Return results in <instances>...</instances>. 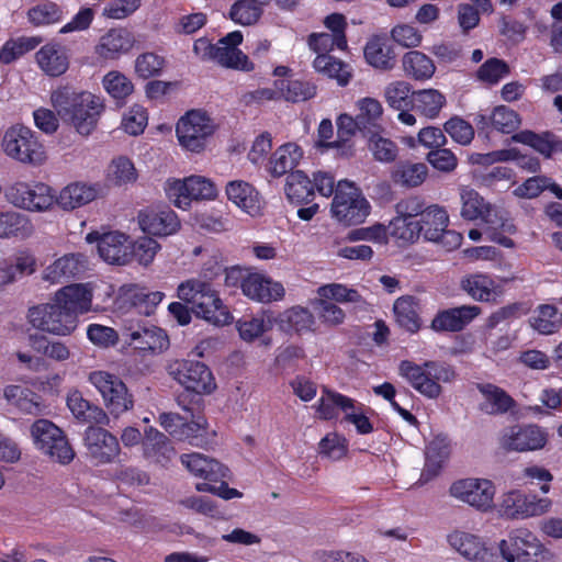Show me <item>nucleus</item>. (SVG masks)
Instances as JSON below:
<instances>
[{"label":"nucleus","mask_w":562,"mask_h":562,"mask_svg":"<svg viewBox=\"0 0 562 562\" xmlns=\"http://www.w3.org/2000/svg\"><path fill=\"white\" fill-rule=\"evenodd\" d=\"M371 212V205L360 188L348 180L337 182L330 204V214L345 226L358 225L366 221Z\"/></svg>","instance_id":"5"},{"label":"nucleus","mask_w":562,"mask_h":562,"mask_svg":"<svg viewBox=\"0 0 562 562\" xmlns=\"http://www.w3.org/2000/svg\"><path fill=\"white\" fill-rule=\"evenodd\" d=\"M448 495L474 510L488 514L495 509L496 485L485 476H465L454 480Z\"/></svg>","instance_id":"6"},{"label":"nucleus","mask_w":562,"mask_h":562,"mask_svg":"<svg viewBox=\"0 0 562 562\" xmlns=\"http://www.w3.org/2000/svg\"><path fill=\"white\" fill-rule=\"evenodd\" d=\"M446 541L450 551L465 562H494L497 559L494 546L479 531L452 528L446 535Z\"/></svg>","instance_id":"9"},{"label":"nucleus","mask_w":562,"mask_h":562,"mask_svg":"<svg viewBox=\"0 0 562 562\" xmlns=\"http://www.w3.org/2000/svg\"><path fill=\"white\" fill-rule=\"evenodd\" d=\"M41 70L49 77H58L69 68V56L63 46L54 43L46 44L35 54Z\"/></svg>","instance_id":"32"},{"label":"nucleus","mask_w":562,"mask_h":562,"mask_svg":"<svg viewBox=\"0 0 562 562\" xmlns=\"http://www.w3.org/2000/svg\"><path fill=\"white\" fill-rule=\"evenodd\" d=\"M130 345L150 355H159L169 348V338L164 329L149 325L128 329Z\"/></svg>","instance_id":"26"},{"label":"nucleus","mask_w":562,"mask_h":562,"mask_svg":"<svg viewBox=\"0 0 562 562\" xmlns=\"http://www.w3.org/2000/svg\"><path fill=\"white\" fill-rule=\"evenodd\" d=\"M4 153L23 164L41 165L46 160L44 146L34 133L25 126H12L3 135Z\"/></svg>","instance_id":"11"},{"label":"nucleus","mask_w":562,"mask_h":562,"mask_svg":"<svg viewBox=\"0 0 562 562\" xmlns=\"http://www.w3.org/2000/svg\"><path fill=\"white\" fill-rule=\"evenodd\" d=\"M369 137V149L375 160L381 162H392L396 159L398 148L390 138L383 137L378 131L371 132Z\"/></svg>","instance_id":"60"},{"label":"nucleus","mask_w":562,"mask_h":562,"mask_svg":"<svg viewBox=\"0 0 562 562\" xmlns=\"http://www.w3.org/2000/svg\"><path fill=\"white\" fill-rule=\"evenodd\" d=\"M32 233L33 225L25 215L13 211L0 213V238H25Z\"/></svg>","instance_id":"48"},{"label":"nucleus","mask_w":562,"mask_h":562,"mask_svg":"<svg viewBox=\"0 0 562 562\" xmlns=\"http://www.w3.org/2000/svg\"><path fill=\"white\" fill-rule=\"evenodd\" d=\"M350 397H347L330 389H325L321 397L314 404L317 417L323 420L336 419L344 414L345 405H348Z\"/></svg>","instance_id":"41"},{"label":"nucleus","mask_w":562,"mask_h":562,"mask_svg":"<svg viewBox=\"0 0 562 562\" xmlns=\"http://www.w3.org/2000/svg\"><path fill=\"white\" fill-rule=\"evenodd\" d=\"M88 454L95 464L110 463L120 454V445L112 434L100 427H89L85 432Z\"/></svg>","instance_id":"19"},{"label":"nucleus","mask_w":562,"mask_h":562,"mask_svg":"<svg viewBox=\"0 0 562 562\" xmlns=\"http://www.w3.org/2000/svg\"><path fill=\"white\" fill-rule=\"evenodd\" d=\"M243 41L240 32L235 31L218 41L215 49L214 60L223 67L250 70L252 65L248 57L237 48Z\"/></svg>","instance_id":"23"},{"label":"nucleus","mask_w":562,"mask_h":562,"mask_svg":"<svg viewBox=\"0 0 562 562\" xmlns=\"http://www.w3.org/2000/svg\"><path fill=\"white\" fill-rule=\"evenodd\" d=\"M479 408L486 414L506 413L514 406V400L504 389H479Z\"/></svg>","instance_id":"42"},{"label":"nucleus","mask_w":562,"mask_h":562,"mask_svg":"<svg viewBox=\"0 0 562 562\" xmlns=\"http://www.w3.org/2000/svg\"><path fill=\"white\" fill-rule=\"evenodd\" d=\"M417 222L418 234L425 239L440 244L446 250L458 248L462 243V235L447 229L449 215L447 211L437 204L427 206Z\"/></svg>","instance_id":"12"},{"label":"nucleus","mask_w":562,"mask_h":562,"mask_svg":"<svg viewBox=\"0 0 562 562\" xmlns=\"http://www.w3.org/2000/svg\"><path fill=\"white\" fill-rule=\"evenodd\" d=\"M359 113L357 114L358 122L362 127L371 133V127L378 128L383 109L381 103L373 98H363L358 101Z\"/></svg>","instance_id":"59"},{"label":"nucleus","mask_w":562,"mask_h":562,"mask_svg":"<svg viewBox=\"0 0 562 562\" xmlns=\"http://www.w3.org/2000/svg\"><path fill=\"white\" fill-rule=\"evenodd\" d=\"M267 3V0H238L231 9V19L241 25L255 24L261 13L262 5Z\"/></svg>","instance_id":"54"},{"label":"nucleus","mask_w":562,"mask_h":562,"mask_svg":"<svg viewBox=\"0 0 562 562\" xmlns=\"http://www.w3.org/2000/svg\"><path fill=\"white\" fill-rule=\"evenodd\" d=\"M494 548L497 558L494 562H546L548 559L546 546L526 527L510 529Z\"/></svg>","instance_id":"4"},{"label":"nucleus","mask_w":562,"mask_h":562,"mask_svg":"<svg viewBox=\"0 0 562 562\" xmlns=\"http://www.w3.org/2000/svg\"><path fill=\"white\" fill-rule=\"evenodd\" d=\"M88 243L97 241L100 257L111 265L124 266L132 259V243L128 236L120 232L100 234L91 232L87 235Z\"/></svg>","instance_id":"17"},{"label":"nucleus","mask_w":562,"mask_h":562,"mask_svg":"<svg viewBox=\"0 0 562 562\" xmlns=\"http://www.w3.org/2000/svg\"><path fill=\"white\" fill-rule=\"evenodd\" d=\"M226 194L229 201L248 214L252 216L259 214L261 209L259 194L248 182L241 180L231 181L226 186Z\"/></svg>","instance_id":"35"},{"label":"nucleus","mask_w":562,"mask_h":562,"mask_svg":"<svg viewBox=\"0 0 562 562\" xmlns=\"http://www.w3.org/2000/svg\"><path fill=\"white\" fill-rule=\"evenodd\" d=\"M428 173V168L423 162H401L392 171V180L402 187L414 188L420 186Z\"/></svg>","instance_id":"49"},{"label":"nucleus","mask_w":562,"mask_h":562,"mask_svg":"<svg viewBox=\"0 0 562 562\" xmlns=\"http://www.w3.org/2000/svg\"><path fill=\"white\" fill-rule=\"evenodd\" d=\"M214 436L215 431L209 429L206 420L203 417H198L191 423H183L178 438L189 441L192 446L202 448L211 443Z\"/></svg>","instance_id":"51"},{"label":"nucleus","mask_w":562,"mask_h":562,"mask_svg":"<svg viewBox=\"0 0 562 562\" xmlns=\"http://www.w3.org/2000/svg\"><path fill=\"white\" fill-rule=\"evenodd\" d=\"M137 222L144 233L167 236L176 233L180 226L177 215L170 210L147 209L137 215Z\"/></svg>","instance_id":"24"},{"label":"nucleus","mask_w":562,"mask_h":562,"mask_svg":"<svg viewBox=\"0 0 562 562\" xmlns=\"http://www.w3.org/2000/svg\"><path fill=\"white\" fill-rule=\"evenodd\" d=\"M481 313L482 308L477 305L448 308L436 314L430 327L435 331H461Z\"/></svg>","instance_id":"21"},{"label":"nucleus","mask_w":562,"mask_h":562,"mask_svg":"<svg viewBox=\"0 0 562 562\" xmlns=\"http://www.w3.org/2000/svg\"><path fill=\"white\" fill-rule=\"evenodd\" d=\"M180 461L194 477L200 480L195 484L198 492L210 493L224 501L243 497L240 491L229 487L224 481L228 475V470L216 459L193 452L182 454Z\"/></svg>","instance_id":"2"},{"label":"nucleus","mask_w":562,"mask_h":562,"mask_svg":"<svg viewBox=\"0 0 562 562\" xmlns=\"http://www.w3.org/2000/svg\"><path fill=\"white\" fill-rule=\"evenodd\" d=\"M285 194L292 203H308L314 196V186L303 171L296 170L286 177Z\"/></svg>","instance_id":"45"},{"label":"nucleus","mask_w":562,"mask_h":562,"mask_svg":"<svg viewBox=\"0 0 562 562\" xmlns=\"http://www.w3.org/2000/svg\"><path fill=\"white\" fill-rule=\"evenodd\" d=\"M461 288L472 299L481 302H487L494 291V281L487 276L472 274L461 281Z\"/></svg>","instance_id":"57"},{"label":"nucleus","mask_w":562,"mask_h":562,"mask_svg":"<svg viewBox=\"0 0 562 562\" xmlns=\"http://www.w3.org/2000/svg\"><path fill=\"white\" fill-rule=\"evenodd\" d=\"M528 323L539 334L552 335L562 327V314L554 305L542 304L537 307Z\"/></svg>","instance_id":"39"},{"label":"nucleus","mask_w":562,"mask_h":562,"mask_svg":"<svg viewBox=\"0 0 562 562\" xmlns=\"http://www.w3.org/2000/svg\"><path fill=\"white\" fill-rule=\"evenodd\" d=\"M450 453L449 445L445 438H436L429 442L426 449L425 472L437 474L442 463L448 459Z\"/></svg>","instance_id":"62"},{"label":"nucleus","mask_w":562,"mask_h":562,"mask_svg":"<svg viewBox=\"0 0 562 562\" xmlns=\"http://www.w3.org/2000/svg\"><path fill=\"white\" fill-rule=\"evenodd\" d=\"M402 67L405 75L415 80L430 79L436 66L430 57L419 50H409L402 57Z\"/></svg>","instance_id":"36"},{"label":"nucleus","mask_w":562,"mask_h":562,"mask_svg":"<svg viewBox=\"0 0 562 562\" xmlns=\"http://www.w3.org/2000/svg\"><path fill=\"white\" fill-rule=\"evenodd\" d=\"M317 451L323 458L341 460L348 453V440L337 431L328 432L319 440Z\"/></svg>","instance_id":"56"},{"label":"nucleus","mask_w":562,"mask_h":562,"mask_svg":"<svg viewBox=\"0 0 562 562\" xmlns=\"http://www.w3.org/2000/svg\"><path fill=\"white\" fill-rule=\"evenodd\" d=\"M274 317L270 312L262 311L256 315L244 316L236 322V328L239 337L246 342L260 340L265 346L271 344L267 334L272 330Z\"/></svg>","instance_id":"22"},{"label":"nucleus","mask_w":562,"mask_h":562,"mask_svg":"<svg viewBox=\"0 0 562 562\" xmlns=\"http://www.w3.org/2000/svg\"><path fill=\"white\" fill-rule=\"evenodd\" d=\"M67 405L74 416L82 422L102 424L106 419L103 411L91 405L77 390L68 396Z\"/></svg>","instance_id":"50"},{"label":"nucleus","mask_w":562,"mask_h":562,"mask_svg":"<svg viewBox=\"0 0 562 562\" xmlns=\"http://www.w3.org/2000/svg\"><path fill=\"white\" fill-rule=\"evenodd\" d=\"M241 290L251 300L269 303L284 296V288L260 273H248L243 280Z\"/></svg>","instance_id":"25"},{"label":"nucleus","mask_w":562,"mask_h":562,"mask_svg":"<svg viewBox=\"0 0 562 562\" xmlns=\"http://www.w3.org/2000/svg\"><path fill=\"white\" fill-rule=\"evenodd\" d=\"M108 178L114 186L122 187L134 183L138 173L130 158L120 156L111 161Z\"/></svg>","instance_id":"55"},{"label":"nucleus","mask_w":562,"mask_h":562,"mask_svg":"<svg viewBox=\"0 0 562 562\" xmlns=\"http://www.w3.org/2000/svg\"><path fill=\"white\" fill-rule=\"evenodd\" d=\"M4 398L13 409L25 414L38 415L45 407L33 389H5Z\"/></svg>","instance_id":"37"},{"label":"nucleus","mask_w":562,"mask_h":562,"mask_svg":"<svg viewBox=\"0 0 562 562\" xmlns=\"http://www.w3.org/2000/svg\"><path fill=\"white\" fill-rule=\"evenodd\" d=\"M165 294L160 291H149L145 288L134 286L130 290V300L139 313L150 315L162 301Z\"/></svg>","instance_id":"61"},{"label":"nucleus","mask_w":562,"mask_h":562,"mask_svg":"<svg viewBox=\"0 0 562 562\" xmlns=\"http://www.w3.org/2000/svg\"><path fill=\"white\" fill-rule=\"evenodd\" d=\"M35 448L50 461L69 464L76 453L64 431L48 419H38L31 426Z\"/></svg>","instance_id":"8"},{"label":"nucleus","mask_w":562,"mask_h":562,"mask_svg":"<svg viewBox=\"0 0 562 562\" xmlns=\"http://www.w3.org/2000/svg\"><path fill=\"white\" fill-rule=\"evenodd\" d=\"M135 44L133 34L126 29H111L101 36L95 47L97 54L105 59H116L126 54Z\"/></svg>","instance_id":"31"},{"label":"nucleus","mask_w":562,"mask_h":562,"mask_svg":"<svg viewBox=\"0 0 562 562\" xmlns=\"http://www.w3.org/2000/svg\"><path fill=\"white\" fill-rule=\"evenodd\" d=\"M301 148L294 143L280 146L270 159V171L276 177H281L291 171L302 158Z\"/></svg>","instance_id":"44"},{"label":"nucleus","mask_w":562,"mask_h":562,"mask_svg":"<svg viewBox=\"0 0 562 562\" xmlns=\"http://www.w3.org/2000/svg\"><path fill=\"white\" fill-rule=\"evenodd\" d=\"M142 449L144 458L162 467H166L176 454L168 438L154 427L145 430Z\"/></svg>","instance_id":"29"},{"label":"nucleus","mask_w":562,"mask_h":562,"mask_svg":"<svg viewBox=\"0 0 562 562\" xmlns=\"http://www.w3.org/2000/svg\"><path fill=\"white\" fill-rule=\"evenodd\" d=\"M50 103L57 115L82 136L90 135L97 127L103 110V104L97 95L88 91H77L69 86L54 90Z\"/></svg>","instance_id":"1"},{"label":"nucleus","mask_w":562,"mask_h":562,"mask_svg":"<svg viewBox=\"0 0 562 562\" xmlns=\"http://www.w3.org/2000/svg\"><path fill=\"white\" fill-rule=\"evenodd\" d=\"M178 297L191 304L196 316L214 325H226L233 319L212 285L202 280H188L178 286Z\"/></svg>","instance_id":"3"},{"label":"nucleus","mask_w":562,"mask_h":562,"mask_svg":"<svg viewBox=\"0 0 562 562\" xmlns=\"http://www.w3.org/2000/svg\"><path fill=\"white\" fill-rule=\"evenodd\" d=\"M166 192L175 205L183 210L188 209L192 201L211 200L217 194L215 184L201 176L169 180Z\"/></svg>","instance_id":"15"},{"label":"nucleus","mask_w":562,"mask_h":562,"mask_svg":"<svg viewBox=\"0 0 562 562\" xmlns=\"http://www.w3.org/2000/svg\"><path fill=\"white\" fill-rule=\"evenodd\" d=\"M313 66L317 72L330 79H336L340 86L348 85L352 77V71L349 65L330 56L329 54H318Z\"/></svg>","instance_id":"43"},{"label":"nucleus","mask_w":562,"mask_h":562,"mask_svg":"<svg viewBox=\"0 0 562 562\" xmlns=\"http://www.w3.org/2000/svg\"><path fill=\"white\" fill-rule=\"evenodd\" d=\"M56 302L74 316L77 323L78 314L90 311L92 305V290L87 284L66 285L55 294Z\"/></svg>","instance_id":"27"},{"label":"nucleus","mask_w":562,"mask_h":562,"mask_svg":"<svg viewBox=\"0 0 562 562\" xmlns=\"http://www.w3.org/2000/svg\"><path fill=\"white\" fill-rule=\"evenodd\" d=\"M35 260L31 256H19L12 261H0V286L16 280L19 276L34 272Z\"/></svg>","instance_id":"52"},{"label":"nucleus","mask_w":562,"mask_h":562,"mask_svg":"<svg viewBox=\"0 0 562 562\" xmlns=\"http://www.w3.org/2000/svg\"><path fill=\"white\" fill-rule=\"evenodd\" d=\"M366 60L374 68L390 70L395 65V54L384 38L374 36L364 47Z\"/></svg>","instance_id":"40"},{"label":"nucleus","mask_w":562,"mask_h":562,"mask_svg":"<svg viewBox=\"0 0 562 562\" xmlns=\"http://www.w3.org/2000/svg\"><path fill=\"white\" fill-rule=\"evenodd\" d=\"M357 131H364L362 125L358 122L357 117H352L348 114H341L337 121V135L338 139L328 143V147H337L341 149L340 155L350 157L353 155V147L349 143L350 138L356 134Z\"/></svg>","instance_id":"46"},{"label":"nucleus","mask_w":562,"mask_h":562,"mask_svg":"<svg viewBox=\"0 0 562 562\" xmlns=\"http://www.w3.org/2000/svg\"><path fill=\"white\" fill-rule=\"evenodd\" d=\"M491 124L498 132L510 134L520 126L521 120L514 110L499 105L491 114Z\"/></svg>","instance_id":"63"},{"label":"nucleus","mask_w":562,"mask_h":562,"mask_svg":"<svg viewBox=\"0 0 562 562\" xmlns=\"http://www.w3.org/2000/svg\"><path fill=\"white\" fill-rule=\"evenodd\" d=\"M99 187L86 182H71L63 188L56 196V204L65 210L72 211L97 199Z\"/></svg>","instance_id":"30"},{"label":"nucleus","mask_w":562,"mask_h":562,"mask_svg":"<svg viewBox=\"0 0 562 562\" xmlns=\"http://www.w3.org/2000/svg\"><path fill=\"white\" fill-rule=\"evenodd\" d=\"M411 83L398 80L391 82L384 90L387 104L395 110H404L413 106V93Z\"/></svg>","instance_id":"58"},{"label":"nucleus","mask_w":562,"mask_h":562,"mask_svg":"<svg viewBox=\"0 0 562 562\" xmlns=\"http://www.w3.org/2000/svg\"><path fill=\"white\" fill-rule=\"evenodd\" d=\"M342 422L351 425L356 432L361 436L370 435L375 430L374 411L352 398L348 405H345Z\"/></svg>","instance_id":"33"},{"label":"nucleus","mask_w":562,"mask_h":562,"mask_svg":"<svg viewBox=\"0 0 562 562\" xmlns=\"http://www.w3.org/2000/svg\"><path fill=\"white\" fill-rule=\"evenodd\" d=\"M551 507L552 501L548 497L527 494L519 488H509L501 494L497 503L495 502L494 512L506 520H526L549 513Z\"/></svg>","instance_id":"7"},{"label":"nucleus","mask_w":562,"mask_h":562,"mask_svg":"<svg viewBox=\"0 0 562 562\" xmlns=\"http://www.w3.org/2000/svg\"><path fill=\"white\" fill-rule=\"evenodd\" d=\"M27 318L34 328L58 336L69 335L77 327L72 314L56 302L55 297L52 303L31 307Z\"/></svg>","instance_id":"14"},{"label":"nucleus","mask_w":562,"mask_h":562,"mask_svg":"<svg viewBox=\"0 0 562 562\" xmlns=\"http://www.w3.org/2000/svg\"><path fill=\"white\" fill-rule=\"evenodd\" d=\"M497 441L506 452L538 451L547 446L549 432L537 424L514 425L503 429Z\"/></svg>","instance_id":"13"},{"label":"nucleus","mask_w":562,"mask_h":562,"mask_svg":"<svg viewBox=\"0 0 562 562\" xmlns=\"http://www.w3.org/2000/svg\"><path fill=\"white\" fill-rule=\"evenodd\" d=\"M282 327L291 329L297 334L312 331L315 326V317L312 312L305 307L295 306L285 311L281 316Z\"/></svg>","instance_id":"53"},{"label":"nucleus","mask_w":562,"mask_h":562,"mask_svg":"<svg viewBox=\"0 0 562 562\" xmlns=\"http://www.w3.org/2000/svg\"><path fill=\"white\" fill-rule=\"evenodd\" d=\"M393 312L396 323L405 330L414 334L422 327L419 299L413 295L401 296L394 302Z\"/></svg>","instance_id":"34"},{"label":"nucleus","mask_w":562,"mask_h":562,"mask_svg":"<svg viewBox=\"0 0 562 562\" xmlns=\"http://www.w3.org/2000/svg\"><path fill=\"white\" fill-rule=\"evenodd\" d=\"M168 373L183 386H211L214 383L210 369L198 361L175 360L168 364Z\"/></svg>","instance_id":"20"},{"label":"nucleus","mask_w":562,"mask_h":562,"mask_svg":"<svg viewBox=\"0 0 562 562\" xmlns=\"http://www.w3.org/2000/svg\"><path fill=\"white\" fill-rule=\"evenodd\" d=\"M445 104V95L436 89H425L413 93V108L428 119L437 117Z\"/></svg>","instance_id":"47"},{"label":"nucleus","mask_w":562,"mask_h":562,"mask_svg":"<svg viewBox=\"0 0 562 562\" xmlns=\"http://www.w3.org/2000/svg\"><path fill=\"white\" fill-rule=\"evenodd\" d=\"M27 18L35 26L49 25L60 21L61 11L57 4L45 2L31 8L27 11Z\"/></svg>","instance_id":"64"},{"label":"nucleus","mask_w":562,"mask_h":562,"mask_svg":"<svg viewBox=\"0 0 562 562\" xmlns=\"http://www.w3.org/2000/svg\"><path fill=\"white\" fill-rule=\"evenodd\" d=\"M216 131V124L201 110L186 113L177 123L176 134L179 144L192 153L203 151Z\"/></svg>","instance_id":"10"},{"label":"nucleus","mask_w":562,"mask_h":562,"mask_svg":"<svg viewBox=\"0 0 562 562\" xmlns=\"http://www.w3.org/2000/svg\"><path fill=\"white\" fill-rule=\"evenodd\" d=\"M512 140L529 145L546 157L562 151V140L551 133L536 134L531 131H521L514 134Z\"/></svg>","instance_id":"38"},{"label":"nucleus","mask_w":562,"mask_h":562,"mask_svg":"<svg viewBox=\"0 0 562 562\" xmlns=\"http://www.w3.org/2000/svg\"><path fill=\"white\" fill-rule=\"evenodd\" d=\"M87 268V260L81 254H69L55 260L44 270L43 278L52 283H63L79 277Z\"/></svg>","instance_id":"28"},{"label":"nucleus","mask_w":562,"mask_h":562,"mask_svg":"<svg viewBox=\"0 0 562 562\" xmlns=\"http://www.w3.org/2000/svg\"><path fill=\"white\" fill-rule=\"evenodd\" d=\"M7 198L18 207L37 212L48 210L56 202L50 187L44 183H16L8 190Z\"/></svg>","instance_id":"18"},{"label":"nucleus","mask_w":562,"mask_h":562,"mask_svg":"<svg viewBox=\"0 0 562 562\" xmlns=\"http://www.w3.org/2000/svg\"><path fill=\"white\" fill-rule=\"evenodd\" d=\"M461 211L460 215L467 221L482 220L487 225L506 226L509 234L515 233L516 228L512 223L504 220L501 212L486 202L477 191L470 187H462L460 189Z\"/></svg>","instance_id":"16"}]
</instances>
